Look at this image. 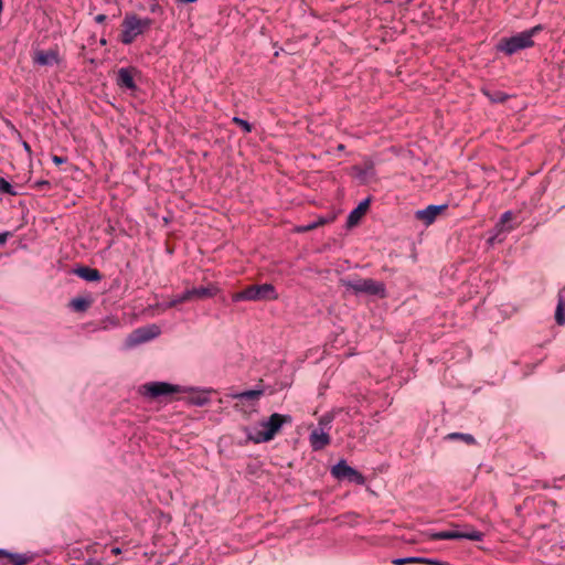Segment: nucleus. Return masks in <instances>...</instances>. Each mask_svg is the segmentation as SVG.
<instances>
[{"label":"nucleus","mask_w":565,"mask_h":565,"mask_svg":"<svg viewBox=\"0 0 565 565\" xmlns=\"http://www.w3.org/2000/svg\"><path fill=\"white\" fill-rule=\"evenodd\" d=\"M142 394L145 396L157 398L175 393H181L182 386L173 385L167 382H149L142 385Z\"/></svg>","instance_id":"obj_10"},{"label":"nucleus","mask_w":565,"mask_h":565,"mask_svg":"<svg viewBox=\"0 0 565 565\" xmlns=\"http://www.w3.org/2000/svg\"><path fill=\"white\" fill-rule=\"evenodd\" d=\"M555 320L558 324H565V298L559 296L555 311Z\"/></svg>","instance_id":"obj_23"},{"label":"nucleus","mask_w":565,"mask_h":565,"mask_svg":"<svg viewBox=\"0 0 565 565\" xmlns=\"http://www.w3.org/2000/svg\"><path fill=\"white\" fill-rule=\"evenodd\" d=\"M93 303V299L90 296H79L73 298L68 307L75 312H85Z\"/></svg>","instance_id":"obj_18"},{"label":"nucleus","mask_w":565,"mask_h":565,"mask_svg":"<svg viewBox=\"0 0 565 565\" xmlns=\"http://www.w3.org/2000/svg\"><path fill=\"white\" fill-rule=\"evenodd\" d=\"M119 326H120L119 319L110 316V317H106L105 319L102 320L99 329L110 330L114 328H118Z\"/></svg>","instance_id":"obj_26"},{"label":"nucleus","mask_w":565,"mask_h":565,"mask_svg":"<svg viewBox=\"0 0 565 565\" xmlns=\"http://www.w3.org/2000/svg\"><path fill=\"white\" fill-rule=\"evenodd\" d=\"M445 438L448 439V440H462L463 443H466L468 445L476 444L475 437L472 435H470V434L450 433Z\"/></svg>","instance_id":"obj_22"},{"label":"nucleus","mask_w":565,"mask_h":565,"mask_svg":"<svg viewBox=\"0 0 565 565\" xmlns=\"http://www.w3.org/2000/svg\"><path fill=\"white\" fill-rule=\"evenodd\" d=\"M34 62L39 65H53L58 62V55L55 51H40L34 57Z\"/></svg>","instance_id":"obj_19"},{"label":"nucleus","mask_w":565,"mask_h":565,"mask_svg":"<svg viewBox=\"0 0 565 565\" xmlns=\"http://www.w3.org/2000/svg\"><path fill=\"white\" fill-rule=\"evenodd\" d=\"M0 557H6L11 565H28L34 559L32 553H11L0 548Z\"/></svg>","instance_id":"obj_15"},{"label":"nucleus","mask_w":565,"mask_h":565,"mask_svg":"<svg viewBox=\"0 0 565 565\" xmlns=\"http://www.w3.org/2000/svg\"><path fill=\"white\" fill-rule=\"evenodd\" d=\"M278 294L271 284L250 285L242 291L232 295L233 302L239 301H270L276 300Z\"/></svg>","instance_id":"obj_4"},{"label":"nucleus","mask_w":565,"mask_h":565,"mask_svg":"<svg viewBox=\"0 0 565 565\" xmlns=\"http://www.w3.org/2000/svg\"><path fill=\"white\" fill-rule=\"evenodd\" d=\"M111 552H113L114 554H119V553H120V548H119V547H114V548L111 550Z\"/></svg>","instance_id":"obj_39"},{"label":"nucleus","mask_w":565,"mask_h":565,"mask_svg":"<svg viewBox=\"0 0 565 565\" xmlns=\"http://www.w3.org/2000/svg\"><path fill=\"white\" fill-rule=\"evenodd\" d=\"M354 170L356 171V177L361 180H365L366 177L372 173V167H367L366 169L354 167Z\"/></svg>","instance_id":"obj_31"},{"label":"nucleus","mask_w":565,"mask_h":565,"mask_svg":"<svg viewBox=\"0 0 565 565\" xmlns=\"http://www.w3.org/2000/svg\"><path fill=\"white\" fill-rule=\"evenodd\" d=\"M211 388L182 387L181 393H189V402L195 406H204L210 402Z\"/></svg>","instance_id":"obj_12"},{"label":"nucleus","mask_w":565,"mask_h":565,"mask_svg":"<svg viewBox=\"0 0 565 565\" xmlns=\"http://www.w3.org/2000/svg\"><path fill=\"white\" fill-rule=\"evenodd\" d=\"M8 236H9L8 232L0 233V245L6 244Z\"/></svg>","instance_id":"obj_35"},{"label":"nucleus","mask_w":565,"mask_h":565,"mask_svg":"<svg viewBox=\"0 0 565 565\" xmlns=\"http://www.w3.org/2000/svg\"><path fill=\"white\" fill-rule=\"evenodd\" d=\"M152 20L150 18H140L137 14H126L121 26L120 41L122 44H131L137 36L150 29Z\"/></svg>","instance_id":"obj_3"},{"label":"nucleus","mask_w":565,"mask_h":565,"mask_svg":"<svg viewBox=\"0 0 565 565\" xmlns=\"http://www.w3.org/2000/svg\"><path fill=\"white\" fill-rule=\"evenodd\" d=\"M186 301H190V300H189V295H188V292L185 290L181 295H177L170 301L166 302L163 305V308L164 309H170V308L177 307L178 305L186 302Z\"/></svg>","instance_id":"obj_25"},{"label":"nucleus","mask_w":565,"mask_h":565,"mask_svg":"<svg viewBox=\"0 0 565 565\" xmlns=\"http://www.w3.org/2000/svg\"><path fill=\"white\" fill-rule=\"evenodd\" d=\"M0 192L9 195H17L13 185L4 178H0Z\"/></svg>","instance_id":"obj_27"},{"label":"nucleus","mask_w":565,"mask_h":565,"mask_svg":"<svg viewBox=\"0 0 565 565\" xmlns=\"http://www.w3.org/2000/svg\"><path fill=\"white\" fill-rule=\"evenodd\" d=\"M514 220L515 214L512 211L504 212L492 230L488 243L490 245L502 243L507 238V235L519 226L520 222H513Z\"/></svg>","instance_id":"obj_6"},{"label":"nucleus","mask_w":565,"mask_h":565,"mask_svg":"<svg viewBox=\"0 0 565 565\" xmlns=\"http://www.w3.org/2000/svg\"><path fill=\"white\" fill-rule=\"evenodd\" d=\"M541 31V26L536 25L530 30L520 32L510 38H502L497 44V51L505 55H513L521 50L532 47L534 45L533 36Z\"/></svg>","instance_id":"obj_2"},{"label":"nucleus","mask_w":565,"mask_h":565,"mask_svg":"<svg viewBox=\"0 0 565 565\" xmlns=\"http://www.w3.org/2000/svg\"><path fill=\"white\" fill-rule=\"evenodd\" d=\"M331 475L338 480H349L355 484H364L365 482L364 476L350 467L345 460H340L334 465L331 469Z\"/></svg>","instance_id":"obj_9"},{"label":"nucleus","mask_w":565,"mask_h":565,"mask_svg":"<svg viewBox=\"0 0 565 565\" xmlns=\"http://www.w3.org/2000/svg\"><path fill=\"white\" fill-rule=\"evenodd\" d=\"M429 537L435 541L466 539L470 541L481 542L484 537V534L480 531H477L472 526L465 525L463 530L434 532L429 534Z\"/></svg>","instance_id":"obj_7"},{"label":"nucleus","mask_w":565,"mask_h":565,"mask_svg":"<svg viewBox=\"0 0 565 565\" xmlns=\"http://www.w3.org/2000/svg\"><path fill=\"white\" fill-rule=\"evenodd\" d=\"M334 220V216H319L316 221H312L316 225V228L322 226L324 224L331 223Z\"/></svg>","instance_id":"obj_32"},{"label":"nucleus","mask_w":565,"mask_h":565,"mask_svg":"<svg viewBox=\"0 0 565 565\" xmlns=\"http://www.w3.org/2000/svg\"><path fill=\"white\" fill-rule=\"evenodd\" d=\"M447 209H448L447 204H440V205L431 204L423 210H417L415 212V217H416V220L423 222L424 225L429 226Z\"/></svg>","instance_id":"obj_11"},{"label":"nucleus","mask_w":565,"mask_h":565,"mask_svg":"<svg viewBox=\"0 0 565 565\" xmlns=\"http://www.w3.org/2000/svg\"><path fill=\"white\" fill-rule=\"evenodd\" d=\"M423 562H427L426 558L418 557V556L399 557V558H394L392 561V563L394 565L420 564Z\"/></svg>","instance_id":"obj_24"},{"label":"nucleus","mask_w":565,"mask_h":565,"mask_svg":"<svg viewBox=\"0 0 565 565\" xmlns=\"http://www.w3.org/2000/svg\"><path fill=\"white\" fill-rule=\"evenodd\" d=\"M312 230H316V225L313 222H309L308 224H305V225H300L297 227V232L298 233H306V232H309V231H312Z\"/></svg>","instance_id":"obj_33"},{"label":"nucleus","mask_w":565,"mask_h":565,"mask_svg":"<svg viewBox=\"0 0 565 565\" xmlns=\"http://www.w3.org/2000/svg\"><path fill=\"white\" fill-rule=\"evenodd\" d=\"M118 85L128 89H135L136 84L132 76V71L129 68H120L118 71Z\"/></svg>","instance_id":"obj_20"},{"label":"nucleus","mask_w":565,"mask_h":565,"mask_svg":"<svg viewBox=\"0 0 565 565\" xmlns=\"http://www.w3.org/2000/svg\"><path fill=\"white\" fill-rule=\"evenodd\" d=\"M264 394L263 390H248L233 395L238 401H257Z\"/></svg>","instance_id":"obj_21"},{"label":"nucleus","mask_w":565,"mask_h":565,"mask_svg":"<svg viewBox=\"0 0 565 565\" xmlns=\"http://www.w3.org/2000/svg\"><path fill=\"white\" fill-rule=\"evenodd\" d=\"M106 19H107V17H106L105 14H97V15L94 18V20H95V22H96V23H103V22H105V21H106Z\"/></svg>","instance_id":"obj_34"},{"label":"nucleus","mask_w":565,"mask_h":565,"mask_svg":"<svg viewBox=\"0 0 565 565\" xmlns=\"http://www.w3.org/2000/svg\"><path fill=\"white\" fill-rule=\"evenodd\" d=\"M233 122L238 125L245 132L252 131V125L245 119H242L239 117H234Z\"/></svg>","instance_id":"obj_30"},{"label":"nucleus","mask_w":565,"mask_h":565,"mask_svg":"<svg viewBox=\"0 0 565 565\" xmlns=\"http://www.w3.org/2000/svg\"><path fill=\"white\" fill-rule=\"evenodd\" d=\"M23 148L26 152L31 153V147L28 142H25V141L23 142Z\"/></svg>","instance_id":"obj_38"},{"label":"nucleus","mask_w":565,"mask_h":565,"mask_svg":"<svg viewBox=\"0 0 565 565\" xmlns=\"http://www.w3.org/2000/svg\"><path fill=\"white\" fill-rule=\"evenodd\" d=\"M370 205V199H365L364 201L360 202V204L350 212L347 220L348 227H353L358 225L362 216L366 213Z\"/></svg>","instance_id":"obj_16"},{"label":"nucleus","mask_w":565,"mask_h":565,"mask_svg":"<svg viewBox=\"0 0 565 565\" xmlns=\"http://www.w3.org/2000/svg\"><path fill=\"white\" fill-rule=\"evenodd\" d=\"M189 300L207 299L216 296L220 292V288L216 285H209L206 287H193L186 289Z\"/></svg>","instance_id":"obj_13"},{"label":"nucleus","mask_w":565,"mask_h":565,"mask_svg":"<svg viewBox=\"0 0 565 565\" xmlns=\"http://www.w3.org/2000/svg\"><path fill=\"white\" fill-rule=\"evenodd\" d=\"M427 562H423L422 564H429V565H444L437 559L426 558Z\"/></svg>","instance_id":"obj_36"},{"label":"nucleus","mask_w":565,"mask_h":565,"mask_svg":"<svg viewBox=\"0 0 565 565\" xmlns=\"http://www.w3.org/2000/svg\"><path fill=\"white\" fill-rule=\"evenodd\" d=\"M291 422L290 415L274 413L268 419L262 420L256 426L246 427L245 434L247 439L254 444L267 443L274 439L284 424H290Z\"/></svg>","instance_id":"obj_1"},{"label":"nucleus","mask_w":565,"mask_h":565,"mask_svg":"<svg viewBox=\"0 0 565 565\" xmlns=\"http://www.w3.org/2000/svg\"><path fill=\"white\" fill-rule=\"evenodd\" d=\"M309 441L312 449L317 451L328 446L331 439L329 433L323 430V428H315L309 436Z\"/></svg>","instance_id":"obj_14"},{"label":"nucleus","mask_w":565,"mask_h":565,"mask_svg":"<svg viewBox=\"0 0 565 565\" xmlns=\"http://www.w3.org/2000/svg\"><path fill=\"white\" fill-rule=\"evenodd\" d=\"M486 95L490 98L493 103H502L507 99V95L503 92L495 90L493 93L486 92Z\"/></svg>","instance_id":"obj_29"},{"label":"nucleus","mask_w":565,"mask_h":565,"mask_svg":"<svg viewBox=\"0 0 565 565\" xmlns=\"http://www.w3.org/2000/svg\"><path fill=\"white\" fill-rule=\"evenodd\" d=\"M160 334V328L156 324L141 327L134 330L126 339V348L131 349L139 344L156 339Z\"/></svg>","instance_id":"obj_8"},{"label":"nucleus","mask_w":565,"mask_h":565,"mask_svg":"<svg viewBox=\"0 0 565 565\" xmlns=\"http://www.w3.org/2000/svg\"><path fill=\"white\" fill-rule=\"evenodd\" d=\"M341 285L356 295L385 296L384 285L371 278H343Z\"/></svg>","instance_id":"obj_5"},{"label":"nucleus","mask_w":565,"mask_h":565,"mask_svg":"<svg viewBox=\"0 0 565 565\" xmlns=\"http://www.w3.org/2000/svg\"><path fill=\"white\" fill-rule=\"evenodd\" d=\"M74 274L86 281H99L102 279L100 273L87 266H81L74 269Z\"/></svg>","instance_id":"obj_17"},{"label":"nucleus","mask_w":565,"mask_h":565,"mask_svg":"<svg viewBox=\"0 0 565 565\" xmlns=\"http://www.w3.org/2000/svg\"><path fill=\"white\" fill-rule=\"evenodd\" d=\"M332 420L333 416L331 414H324L320 417L317 428H323V430L329 431L331 429Z\"/></svg>","instance_id":"obj_28"},{"label":"nucleus","mask_w":565,"mask_h":565,"mask_svg":"<svg viewBox=\"0 0 565 565\" xmlns=\"http://www.w3.org/2000/svg\"><path fill=\"white\" fill-rule=\"evenodd\" d=\"M53 162H54L55 164H62L63 162H65V159H64V158H62V157L54 156V157H53Z\"/></svg>","instance_id":"obj_37"}]
</instances>
